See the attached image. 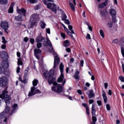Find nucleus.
Listing matches in <instances>:
<instances>
[{"instance_id": "nucleus-37", "label": "nucleus", "mask_w": 124, "mask_h": 124, "mask_svg": "<svg viewBox=\"0 0 124 124\" xmlns=\"http://www.w3.org/2000/svg\"><path fill=\"white\" fill-rule=\"evenodd\" d=\"M2 43H4V44H6L7 41L5 40V38L4 37H2Z\"/></svg>"}, {"instance_id": "nucleus-7", "label": "nucleus", "mask_w": 124, "mask_h": 124, "mask_svg": "<svg viewBox=\"0 0 124 124\" xmlns=\"http://www.w3.org/2000/svg\"><path fill=\"white\" fill-rule=\"evenodd\" d=\"M39 21V17L38 15L34 14L32 15L30 17V21L31 22L30 28L32 29L34 26H37V23Z\"/></svg>"}, {"instance_id": "nucleus-38", "label": "nucleus", "mask_w": 124, "mask_h": 124, "mask_svg": "<svg viewBox=\"0 0 124 124\" xmlns=\"http://www.w3.org/2000/svg\"><path fill=\"white\" fill-rule=\"evenodd\" d=\"M119 79L120 80V81H121V82H123V83H124V77L121 76L119 77Z\"/></svg>"}, {"instance_id": "nucleus-54", "label": "nucleus", "mask_w": 124, "mask_h": 124, "mask_svg": "<svg viewBox=\"0 0 124 124\" xmlns=\"http://www.w3.org/2000/svg\"><path fill=\"white\" fill-rule=\"evenodd\" d=\"M82 106H83V107H85V108H88V105H87V104L86 103H83L82 104Z\"/></svg>"}, {"instance_id": "nucleus-47", "label": "nucleus", "mask_w": 124, "mask_h": 124, "mask_svg": "<svg viewBox=\"0 0 124 124\" xmlns=\"http://www.w3.org/2000/svg\"><path fill=\"white\" fill-rule=\"evenodd\" d=\"M97 103L98 106H101V104H102L101 101H100V100H97Z\"/></svg>"}, {"instance_id": "nucleus-53", "label": "nucleus", "mask_w": 124, "mask_h": 124, "mask_svg": "<svg viewBox=\"0 0 124 124\" xmlns=\"http://www.w3.org/2000/svg\"><path fill=\"white\" fill-rule=\"evenodd\" d=\"M66 52H68V53H70L71 52V50L70 49V48L67 47L66 48Z\"/></svg>"}, {"instance_id": "nucleus-40", "label": "nucleus", "mask_w": 124, "mask_h": 124, "mask_svg": "<svg viewBox=\"0 0 124 124\" xmlns=\"http://www.w3.org/2000/svg\"><path fill=\"white\" fill-rule=\"evenodd\" d=\"M46 32L47 33H48V34H50L51 33V31L50 30L49 28H46Z\"/></svg>"}, {"instance_id": "nucleus-5", "label": "nucleus", "mask_w": 124, "mask_h": 124, "mask_svg": "<svg viewBox=\"0 0 124 124\" xmlns=\"http://www.w3.org/2000/svg\"><path fill=\"white\" fill-rule=\"evenodd\" d=\"M43 1L46 5L47 8H48L49 9H50L53 11V12H54V13L56 14L57 13V10L56 9V5L55 4L50 3V2H54V0H43Z\"/></svg>"}, {"instance_id": "nucleus-56", "label": "nucleus", "mask_w": 124, "mask_h": 124, "mask_svg": "<svg viewBox=\"0 0 124 124\" xmlns=\"http://www.w3.org/2000/svg\"><path fill=\"white\" fill-rule=\"evenodd\" d=\"M86 111L87 115H90V112L89 111V108H87Z\"/></svg>"}, {"instance_id": "nucleus-19", "label": "nucleus", "mask_w": 124, "mask_h": 124, "mask_svg": "<svg viewBox=\"0 0 124 124\" xmlns=\"http://www.w3.org/2000/svg\"><path fill=\"white\" fill-rule=\"evenodd\" d=\"M93 96H94V93H93V90L90 91L88 97H89V98H92V97H93Z\"/></svg>"}, {"instance_id": "nucleus-34", "label": "nucleus", "mask_w": 124, "mask_h": 124, "mask_svg": "<svg viewBox=\"0 0 124 124\" xmlns=\"http://www.w3.org/2000/svg\"><path fill=\"white\" fill-rule=\"evenodd\" d=\"M66 15H65V14H63L62 16V20L63 21H65V20H66Z\"/></svg>"}, {"instance_id": "nucleus-51", "label": "nucleus", "mask_w": 124, "mask_h": 124, "mask_svg": "<svg viewBox=\"0 0 124 124\" xmlns=\"http://www.w3.org/2000/svg\"><path fill=\"white\" fill-rule=\"evenodd\" d=\"M1 49H5V48H6V45H5V44H3L1 46Z\"/></svg>"}, {"instance_id": "nucleus-20", "label": "nucleus", "mask_w": 124, "mask_h": 124, "mask_svg": "<svg viewBox=\"0 0 124 124\" xmlns=\"http://www.w3.org/2000/svg\"><path fill=\"white\" fill-rule=\"evenodd\" d=\"M69 45H70V44L69 43V41L67 40L64 41L63 44V46H64V47H68Z\"/></svg>"}, {"instance_id": "nucleus-44", "label": "nucleus", "mask_w": 124, "mask_h": 124, "mask_svg": "<svg viewBox=\"0 0 124 124\" xmlns=\"http://www.w3.org/2000/svg\"><path fill=\"white\" fill-rule=\"evenodd\" d=\"M21 70V68L19 66L17 67L16 69V73H20V71Z\"/></svg>"}, {"instance_id": "nucleus-42", "label": "nucleus", "mask_w": 124, "mask_h": 124, "mask_svg": "<svg viewBox=\"0 0 124 124\" xmlns=\"http://www.w3.org/2000/svg\"><path fill=\"white\" fill-rule=\"evenodd\" d=\"M92 121H93V122H96V121H97L96 117H95V116H94V115H93Z\"/></svg>"}, {"instance_id": "nucleus-21", "label": "nucleus", "mask_w": 124, "mask_h": 124, "mask_svg": "<svg viewBox=\"0 0 124 124\" xmlns=\"http://www.w3.org/2000/svg\"><path fill=\"white\" fill-rule=\"evenodd\" d=\"M107 3V0H106V1L104 3H101L98 7L99 8H103L104 7H105V6H106V4Z\"/></svg>"}, {"instance_id": "nucleus-8", "label": "nucleus", "mask_w": 124, "mask_h": 124, "mask_svg": "<svg viewBox=\"0 0 124 124\" xmlns=\"http://www.w3.org/2000/svg\"><path fill=\"white\" fill-rule=\"evenodd\" d=\"M112 43L114 44H117V43L119 44V46L121 47L122 56L124 57V37L120 38V40L118 39L113 40Z\"/></svg>"}, {"instance_id": "nucleus-36", "label": "nucleus", "mask_w": 124, "mask_h": 124, "mask_svg": "<svg viewBox=\"0 0 124 124\" xmlns=\"http://www.w3.org/2000/svg\"><path fill=\"white\" fill-rule=\"evenodd\" d=\"M62 25L63 27L64 30L65 31H67V33H68V31H68V29H67V28L65 27V26H64V24H62Z\"/></svg>"}, {"instance_id": "nucleus-57", "label": "nucleus", "mask_w": 124, "mask_h": 124, "mask_svg": "<svg viewBox=\"0 0 124 124\" xmlns=\"http://www.w3.org/2000/svg\"><path fill=\"white\" fill-rule=\"evenodd\" d=\"M104 87H105V89H107V88L108 87V83H105Z\"/></svg>"}, {"instance_id": "nucleus-18", "label": "nucleus", "mask_w": 124, "mask_h": 124, "mask_svg": "<svg viewBox=\"0 0 124 124\" xmlns=\"http://www.w3.org/2000/svg\"><path fill=\"white\" fill-rule=\"evenodd\" d=\"M109 13L111 15V16H116V15L117 14L116 10L113 9H111Z\"/></svg>"}, {"instance_id": "nucleus-1", "label": "nucleus", "mask_w": 124, "mask_h": 124, "mask_svg": "<svg viewBox=\"0 0 124 124\" xmlns=\"http://www.w3.org/2000/svg\"><path fill=\"white\" fill-rule=\"evenodd\" d=\"M59 63L60 58L58 57L57 54H55L53 67L51 69L50 71H46L43 74L44 77L47 80L49 85H51V84H53V86L51 87V91L55 92V93H62L63 91L62 86L60 84L54 82H55V78L53 77L54 73H55V69L57 68V66L59 65Z\"/></svg>"}, {"instance_id": "nucleus-46", "label": "nucleus", "mask_w": 124, "mask_h": 124, "mask_svg": "<svg viewBox=\"0 0 124 124\" xmlns=\"http://www.w3.org/2000/svg\"><path fill=\"white\" fill-rule=\"evenodd\" d=\"M80 67H83L84 66V61L82 60L80 61Z\"/></svg>"}, {"instance_id": "nucleus-26", "label": "nucleus", "mask_w": 124, "mask_h": 124, "mask_svg": "<svg viewBox=\"0 0 124 124\" xmlns=\"http://www.w3.org/2000/svg\"><path fill=\"white\" fill-rule=\"evenodd\" d=\"M68 28H69V31H70L71 33L72 34H74V31H73V30H72V29H73V27H72V26L71 25H68Z\"/></svg>"}, {"instance_id": "nucleus-55", "label": "nucleus", "mask_w": 124, "mask_h": 124, "mask_svg": "<svg viewBox=\"0 0 124 124\" xmlns=\"http://www.w3.org/2000/svg\"><path fill=\"white\" fill-rule=\"evenodd\" d=\"M3 71H4L3 70V69H2L1 67H0V75L2 73V72H3Z\"/></svg>"}, {"instance_id": "nucleus-10", "label": "nucleus", "mask_w": 124, "mask_h": 124, "mask_svg": "<svg viewBox=\"0 0 124 124\" xmlns=\"http://www.w3.org/2000/svg\"><path fill=\"white\" fill-rule=\"evenodd\" d=\"M0 27L2 30H4L5 32L7 33V30H8V28H9V26H8V22H7V21H1L0 23Z\"/></svg>"}, {"instance_id": "nucleus-12", "label": "nucleus", "mask_w": 124, "mask_h": 124, "mask_svg": "<svg viewBox=\"0 0 124 124\" xmlns=\"http://www.w3.org/2000/svg\"><path fill=\"white\" fill-rule=\"evenodd\" d=\"M34 55L37 60H39L40 54H41V50L38 48H35L34 49Z\"/></svg>"}, {"instance_id": "nucleus-31", "label": "nucleus", "mask_w": 124, "mask_h": 124, "mask_svg": "<svg viewBox=\"0 0 124 124\" xmlns=\"http://www.w3.org/2000/svg\"><path fill=\"white\" fill-rule=\"evenodd\" d=\"M112 22H113V23H116L118 22V21H117L116 16H112Z\"/></svg>"}, {"instance_id": "nucleus-28", "label": "nucleus", "mask_w": 124, "mask_h": 124, "mask_svg": "<svg viewBox=\"0 0 124 124\" xmlns=\"http://www.w3.org/2000/svg\"><path fill=\"white\" fill-rule=\"evenodd\" d=\"M19 81H20L22 83H24V84H26L27 82V80L26 79H24L23 80H22V78L21 77H19Z\"/></svg>"}, {"instance_id": "nucleus-2", "label": "nucleus", "mask_w": 124, "mask_h": 124, "mask_svg": "<svg viewBox=\"0 0 124 124\" xmlns=\"http://www.w3.org/2000/svg\"><path fill=\"white\" fill-rule=\"evenodd\" d=\"M7 85V79L6 78L3 77L0 78V87H5L6 89L3 90L2 92V94L0 95V98L4 99L6 103V108L0 114V116L3 117V116H6L7 114L9 113V110L10 108L8 107V105L10 104V100L11 99V97L9 95L7 94L8 92H7V87L6 86Z\"/></svg>"}, {"instance_id": "nucleus-32", "label": "nucleus", "mask_w": 124, "mask_h": 124, "mask_svg": "<svg viewBox=\"0 0 124 124\" xmlns=\"http://www.w3.org/2000/svg\"><path fill=\"white\" fill-rule=\"evenodd\" d=\"M37 48H38V49H40V48H41V47H42V44L41 43H39L38 42L37 43Z\"/></svg>"}, {"instance_id": "nucleus-35", "label": "nucleus", "mask_w": 124, "mask_h": 124, "mask_svg": "<svg viewBox=\"0 0 124 124\" xmlns=\"http://www.w3.org/2000/svg\"><path fill=\"white\" fill-rule=\"evenodd\" d=\"M1 119H3V118H5V119H4V120H3V122H4V123H6V122H7V117H6V115H4L2 117L1 116Z\"/></svg>"}, {"instance_id": "nucleus-25", "label": "nucleus", "mask_w": 124, "mask_h": 124, "mask_svg": "<svg viewBox=\"0 0 124 124\" xmlns=\"http://www.w3.org/2000/svg\"><path fill=\"white\" fill-rule=\"evenodd\" d=\"M107 14V11L106 10H104L101 11V16H105Z\"/></svg>"}, {"instance_id": "nucleus-41", "label": "nucleus", "mask_w": 124, "mask_h": 124, "mask_svg": "<svg viewBox=\"0 0 124 124\" xmlns=\"http://www.w3.org/2000/svg\"><path fill=\"white\" fill-rule=\"evenodd\" d=\"M106 108H107V109L108 110V111H109V110H110V109H111V108L110 107V105L107 104Z\"/></svg>"}, {"instance_id": "nucleus-15", "label": "nucleus", "mask_w": 124, "mask_h": 124, "mask_svg": "<svg viewBox=\"0 0 124 124\" xmlns=\"http://www.w3.org/2000/svg\"><path fill=\"white\" fill-rule=\"evenodd\" d=\"M12 109L13 110H12V113H10V115H12V114L14 113L15 111L17 110V109H18V105H17L16 104H14L12 106Z\"/></svg>"}, {"instance_id": "nucleus-43", "label": "nucleus", "mask_w": 124, "mask_h": 124, "mask_svg": "<svg viewBox=\"0 0 124 124\" xmlns=\"http://www.w3.org/2000/svg\"><path fill=\"white\" fill-rule=\"evenodd\" d=\"M30 42H31V44H34V39L31 38L30 39Z\"/></svg>"}, {"instance_id": "nucleus-27", "label": "nucleus", "mask_w": 124, "mask_h": 124, "mask_svg": "<svg viewBox=\"0 0 124 124\" xmlns=\"http://www.w3.org/2000/svg\"><path fill=\"white\" fill-rule=\"evenodd\" d=\"M99 33L100 34V35L102 36L103 38H104L105 35H104V32L103 31V30H100L99 31Z\"/></svg>"}, {"instance_id": "nucleus-49", "label": "nucleus", "mask_w": 124, "mask_h": 124, "mask_svg": "<svg viewBox=\"0 0 124 124\" xmlns=\"http://www.w3.org/2000/svg\"><path fill=\"white\" fill-rule=\"evenodd\" d=\"M24 42H28V41H29L28 37H25L24 39Z\"/></svg>"}, {"instance_id": "nucleus-13", "label": "nucleus", "mask_w": 124, "mask_h": 124, "mask_svg": "<svg viewBox=\"0 0 124 124\" xmlns=\"http://www.w3.org/2000/svg\"><path fill=\"white\" fill-rule=\"evenodd\" d=\"M0 57L1 59H5V60H7V58H8V54L7 52L5 51H1L0 52Z\"/></svg>"}, {"instance_id": "nucleus-22", "label": "nucleus", "mask_w": 124, "mask_h": 124, "mask_svg": "<svg viewBox=\"0 0 124 124\" xmlns=\"http://www.w3.org/2000/svg\"><path fill=\"white\" fill-rule=\"evenodd\" d=\"M41 28L43 30L45 29V27H46V23L44 22L43 21H41V24H40Z\"/></svg>"}, {"instance_id": "nucleus-17", "label": "nucleus", "mask_w": 124, "mask_h": 124, "mask_svg": "<svg viewBox=\"0 0 124 124\" xmlns=\"http://www.w3.org/2000/svg\"><path fill=\"white\" fill-rule=\"evenodd\" d=\"M95 106L93 104L92 105V116H95Z\"/></svg>"}, {"instance_id": "nucleus-64", "label": "nucleus", "mask_w": 124, "mask_h": 124, "mask_svg": "<svg viewBox=\"0 0 124 124\" xmlns=\"http://www.w3.org/2000/svg\"><path fill=\"white\" fill-rule=\"evenodd\" d=\"M95 79V78H94V76L92 75V77H91V79H92L93 81H94V80Z\"/></svg>"}, {"instance_id": "nucleus-58", "label": "nucleus", "mask_w": 124, "mask_h": 124, "mask_svg": "<svg viewBox=\"0 0 124 124\" xmlns=\"http://www.w3.org/2000/svg\"><path fill=\"white\" fill-rule=\"evenodd\" d=\"M77 93H79V94H82V91L80 90H78Z\"/></svg>"}, {"instance_id": "nucleus-29", "label": "nucleus", "mask_w": 124, "mask_h": 124, "mask_svg": "<svg viewBox=\"0 0 124 124\" xmlns=\"http://www.w3.org/2000/svg\"><path fill=\"white\" fill-rule=\"evenodd\" d=\"M0 3H2V4H6L8 2V0H0Z\"/></svg>"}, {"instance_id": "nucleus-4", "label": "nucleus", "mask_w": 124, "mask_h": 124, "mask_svg": "<svg viewBox=\"0 0 124 124\" xmlns=\"http://www.w3.org/2000/svg\"><path fill=\"white\" fill-rule=\"evenodd\" d=\"M38 83V80L37 79H34V81H32L33 87H31V91L29 92L28 94V96H32V95H34V94H36V93H39L40 91L39 90L36 89L35 88L36 86H37V84Z\"/></svg>"}, {"instance_id": "nucleus-59", "label": "nucleus", "mask_w": 124, "mask_h": 124, "mask_svg": "<svg viewBox=\"0 0 124 124\" xmlns=\"http://www.w3.org/2000/svg\"><path fill=\"white\" fill-rule=\"evenodd\" d=\"M94 101L93 100H89V104H93V103Z\"/></svg>"}, {"instance_id": "nucleus-52", "label": "nucleus", "mask_w": 124, "mask_h": 124, "mask_svg": "<svg viewBox=\"0 0 124 124\" xmlns=\"http://www.w3.org/2000/svg\"><path fill=\"white\" fill-rule=\"evenodd\" d=\"M61 36L62 38H65V34L64 33H61Z\"/></svg>"}, {"instance_id": "nucleus-61", "label": "nucleus", "mask_w": 124, "mask_h": 124, "mask_svg": "<svg viewBox=\"0 0 124 124\" xmlns=\"http://www.w3.org/2000/svg\"><path fill=\"white\" fill-rule=\"evenodd\" d=\"M122 69H123V73H124V63H122Z\"/></svg>"}, {"instance_id": "nucleus-23", "label": "nucleus", "mask_w": 124, "mask_h": 124, "mask_svg": "<svg viewBox=\"0 0 124 124\" xmlns=\"http://www.w3.org/2000/svg\"><path fill=\"white\" fill-rule=\"evenodd\" d=\"M107 26L108 28L111 29V28L113 27V23L112 22V21H108L107 24Z\"/></svg>"}, {"instance_id": "nucleus-33", "label": "nucleus", "mask_w": 124, "mask_h": 124, "mask_svg": "<svg viewBox=\"0 0 124 124\" xmlns=\"http://www.w3.org/2000/svg\"><path fill=\"white\" fill-rule=\"evenodd\" d=\"M17 64H18V66H20V65H23V62H22L21 59L18 60Z\"/></svg>"}, {"instance_id": "nucleus-45", "label": "nucleus", "mask_w": 124, "mask_h": 124, "mask_svg": "<svg viewBox=\"0 0 124 124\" xmlns=\"http://www.w3.org/2000/svg\"><path fill=\"white\" fill-rule=\"evenodd\" d=\"M86 39L89 40L91 39V35H90V34L87 33L86 36Z\"/></svg>"}, {"instance_id": "nucleus-48", "label": "nucleus", "mask_w": 124, "mask_h": 124, "mask_svg": "<svg viewBox=\"0 0 124 124\" xmlns=\"http://www.w3.org/2000/svg\"><path fill=\"white\" fill-rule=\"evenodd\" d=\"M107 93L109 95H112V91H111V90H109L108 92H107Z\"/></svg>"}, {"instance_id": "nucleus-63", "label": "nucleus", "mask_w": 124, "mask_h": 124, "mask_svg": "<svg viewBox=\"0 0 124 124\" xmlns=\"http://www.w3.org/2000/svg\"><path fill=\"white\" fill-rule=\"evenodd\" d=\"M88 29L89 31H93V28H92V26H90L88 27Z\"/></svg>"}, {"instance_id": "nucleus-9", "label": "nucleus", "mask_w": 124, "mask_h": 124, "mask_svg": "<svg viewBox=\"0 0 124 124\" xmlns=\"http://www.w3.org/2000/svg\"><path fill=\"white\" fill-rule=\"evenodd\" d=\"M17 12L18 14H22L23 16H26V9L23 8H22L21 9L17 10ZM16 21H22V16H21V15H19L18 16H16Z\"/></svg>"}, {"instance_id": "nucleus-30", "label": "nucleus", "mask_w": 124, "mask_h": 124, "mask_svg": "<svg viewBox=\"0 0 124 124\" xmlns=\"http://www.w3.org/2000/svg\"><path fill=\"white\" fill-rule=\"evenodd\" d=\"M69 4L72 10H73V11H75V7H74V5H73V3L70 2Z\"/></svg>"}, {"instance_id": "nucleus-6", "label": "nucleus", "mask_w": 124, "mask_h": 124, "mask_svg": "<svg viewBox=\"0 0 124 124\" xmlns=\"http://www.w3.org/2000/svg\"><path fill=\"white\" fill-rule=\"evenodd\" d=\"M64 68V65L61 62L60 64V70L61 72V75L58 78L57 81L58 83H62V82L63 86L65 84V79H64V76L63 75V69Z\"/></svg>"}, {"instance_id": "nucleus-24", "label": "nucleus", "mask_w": 124, "mask_h": 124, "mask_svg": "<svg viewBox=\"0 0 124 124\" xmlns=\"http://www.w3.org/2000/svg\"><path fill=\"white\" fill-rule=\"evenodd\" d=\"M28 3H36L37 0H27Z\"/></svg>"}, {"instance_id": "nucleus-50", "label": "nucleus", "mask_w": 124, "mask_h": 124, "mask_svg": "<svg viewBox=\"0 0 124 124\" xmlns=\"http://www.w3.org/2000/svg\"><path fill=\"white\" fill-rule=\"evenodd\" d=\"M65 23L66 24V25H69L70 24V22H69V20L67 19H65Z\"/></svg>"}, {"instance_id": "nucleus-14", "label": "nucleus", "mask_w": 124, "mask_h": 124, "mask_svg": "<svg viewBox=\"0 0 124 124\" xmlns=\"http://www.w3.org/2000/svg\"><path fill=\"white\" fill-rule=\"evenodd\" d=\"M102 96L104 99V103H107V100H108V98H107V96L106 95V92L105 91H102Z\"/></svg>"}, {"instance_id": "nucleus-39", "label": "nucleus", "mask_w": 124, "mask_h": 124, "mask_svg": "<svg viewBox=\"0 0 124 124\" xmlns=\"http://www.w3.org/2000/svg\"><path fill=\"white\" fill-rule=\"evenodd\" d=\"M68 34L70 36V37L72 38V39H74V37H73V35L71 34V32L68 31Z\"/></svg>"}, {"instance_id": "nucleus-16", "label": "nucleus", "mask_w": 124, "mask_h": 124, "mask_svg": "<svg viewBox=\"0 0 124 124\" xmlns=\"http://www.w3.org/2000/svg\"><path fill=\"white\" fill-rule=\"evenodd\" d=\"M14 5H15V2L12 3V4L8 10L9 13H12L13 12V6Z\"/></svg>"}, {"instance_id": "nucleus-62", "label": "nucleus", "mask_w": 124, "mask_h": 124, "mask_svg": "<svg viewBox=\"0 0 124 124\" xmlns=\"http://www.w3.org/2000/svg\"><path fill=\"white\" fill-rule=\"evenodd\" d=\"M86 87H90V86H91V84H90V83L89 82H86L85 84Z\"/></svg>"}, {"instance_id": "nucleus-11", "label": "nucleus", "mask_w": 124, "mask_h": 124, "mask_svg": "<svg viewBox=\"0 0 124 124\" xmlns=\"http://www.w3.org/2000/svg\"><path fill=\"white\" fill-rule=\"evenodd\" d=\"M0 66L4 71V69H7V68H8L9 63L7 61H3L1 62V64H0Z\"/></svg>"}, {"instance_id": "nucleus-3", "label": "nucleus", "mask_w": 124, "mask_h": 124, "mask_svg": "<svg viewBox=\"0 0 124 124\" xmlns=\"http://www.w3.org/2000/svg\"><path fill=\"white\" fill-rule=\"evenodd\" d=\"M35 40L36 43H40L44 41V45L45 46H49V47H51V51L50 52L53 53L54 57H55V54H56L59 58V55H58L57 53L55 52V50H54V48H53V46H52V44L48 38H46V39L45 40V37H43L41 35V33H40V35L36 37Z\"/></svg>"}, {"instance_id": "nucleus-60", "label": "nucleus", "mask_w": 124, "mask_h": 124, "mask_svg": "<svg viewBox=\"0 0 124 124\" xmlns=\"http://www.w3.org/2000/svg\"><path fill=\"white\" fill-rule=\"evenodd\" d=\"M74 78H75V79H79V77L78 76V75H74Z\"/></svg>"}]
</instances>
